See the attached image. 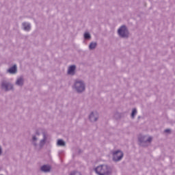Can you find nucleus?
Segmentation results:
<instances>
[{
  "mask_svg": "<svg viewBox=\"0 0 175 175\" xmlns=\"http://www.w3.org/2000/svg\"><path fill=\"white\" fill-rule=\"evenodd\" d=\"M2 154V149L0 148V155Z\"/></svg>",
  "mask_w": 175,
  "mask_h": 175,
  "instance_id": "21",
  "label": "nucleus"
},
{
  "mask_svg": "<svg viewBox=\"0 0 175 175\" xmlns=\"http://www.w3.org/2000/svg\"><path fill=\"white\" fill-rule=\"evenodd\" d=\"M40 135V130H38L36 132V136H39Z\"/></svg>",
  "mask_w": 175,
  "mask_h": 175,
  "instance_id": "19",
  "label": "nucleus"
},
{
  "mask_svg": "<svg viewBox=\"0 0 175 175\" xmlns=\"http://www.w3.org/2000/svg\"><path fill=\"white\" fill-rule=\"evenodd\" d=\"M118 33L121 38H128V36H129V31H128V29L125 25H123L118 29Z\"/></svg>",
  "mask_w": 175,
  "mask_h": 175,
  "instance_id": "4",
  "label": "nucleus"
},
{
  "mask_svg": "<svg viewBox=\"0 0 175 175\" xmlns=\"http://www.w3.org/2000/svg\"><path fill=\"white\" fill-rule=\"evenodd\" d=\"M1 88L5 91H10V90L13 89V85L7 81H3L1 83Z\"/></svg>",
  "mask_w": 175,
  "mask_h": 175,
  "instance_id": "7",
  "label": "nucleus"
},
{
  "mask_svg": "<svg viewBox=\"0 0 175 175\" xmlns=\"http://www.w3.org/2000/svg\"><path fill=\"white\" fill-rule=\"evenodd\" d=\"M73 88L77 92H84L85 91V83L81 80H76Z\"/></svg>",
  "mask_w": 175,
  "mask_h": 175,
  "instance_id": "3",
  "label": "nucleus"
},
{
  "mask_svg": "<svg viewBox=\"0 0 175 175\" xmlns=\"http://www.w3.org/2000/svg\"><path fill=\"white\" fill-rule=\"evenodd\" d=\"M76 71V66L72 65L68 67V75H70L71 76H73L75 75V72Z\"/></svg>",
  "mask_w": 175,
  "mask_h": 175,
  "instance_id": "9",
  "label": "nucleus"
},
{
  "mask_svg": "<svg viewBox=\"0 0 175 175\" xmlns=\"http://www.w3.org/2000/svg\"><path fill=\"white\" fill-rule=\"evenodd\" d=\"M122 157H124V153L120 150H116L113 152V159L115 162L121 161V159H122Z\"/></svg>",
  "mask_w": 175,
  "mask_h": 175,
  "instance_id": "5",
  "label": "nucleus"
},
{
  "mask_svg": "<svg viewBox=\"0 0 175 175\" xmlns=\"http://www.w3.org/2000/svg\"><path fill=\"white\" fill-rule=\"evenodd\" d=\"M57 146L64 147V146H65V142H64V140H62V139H59V140H57Z\"/></svg>",
  "mask_w": 175,
  "mask_h": 175,
  "instance_id": "14",
  "label": "nucleus"
},
{
  "mask_svg": "<svg viewBox=\"0 0 175 175\" xmlns=\"http://www.w3.org/2000/svg\"><path fill=\"white\" fill-rule=\"evenodd\" d=\"M152 137H148L147 135H141L139 137V142L140 143H151Z\"/></svg>",
  "mask_w": 175,
  "mask_h": 175,
  "instance_id": "6",
  "label": "nucleus"
},
{
  "mask_svg": "<svg viewBox=\"0 0 175 175\" xmlns=\"http://www.w3.org/2000/svg\"><path fill=\"white\" fill-rule=\"evenodd\" d=\"M99 117V115L98 114V112L93 111L90 113L89 118L92 122H95L98 120Z\"/></svg>",
  "mask_w": 175,
  "mask_h": 175,
  "instance_id": "8",
  "label": "nucleus"
},
{
  "mask_svg": "<svg viewBox=\"0 0 175 175\" xmlns=\"http://www.w3.org/2000/svg\"><path fill=\"white\" fill-rule=\"evenodd\" d=\"M95 47H96V42H92L90 43V46H89V49L90 50H93V49H95Z\"/></svg>",
  "mask_w": 175,
  "mask_h": 175,
  "instance_id": "15",
  "label": "nucleus"
},
{
  "mask_svg": "<svg viewBox=\"0 0 175 175\" xmlns=\"http://www.w3.org/2000/svg\"><path fill=\"white\" fill-rule=\"evenodd\" d=\"M51 170V167L49 165H44L41 167L42 172H44L45 173H47V172H50Z\"/></svg>",
  "mask_w": 175,
  "mask_h": 175,
  "instance_id": "11",
  "label": "nucleus"
},
{
  "mask_svg": "<svg viewBox=\"0 0 175 175\" xmlns=\"http://www.w3.org/2000/svg\"><path fill=\"white\" fill-rule=\"evenodd\" d=\"M165 133H169V132H170V129H165Z\"/></svg>",
  "mask_w": 175,
  "mask_h": 175,
  "instance_id": "20",
  "label": "nucleus"
},
{
  "mask_svg": "<svg viewBox=\"0 0 175 175\" xmlns=\"http://www.w3.org/2000/svg\"><path fill=\"white\" fill-rule=\"evenodd\" d=\"M70 175H81V174L79 172H72Z\"/></svg>",
  "mask_w": 175,
  "mask_h": 175,
  "instance_id": "18",
  "label": "nucleus"
},
{
  "mask_svg": "<svg viewBox=\"0 0 175 175\" xmlns=\"http://www.w3.org/2000/svg\"><path fill=\"white\" fill-rule=\"evenodd\" d=\"M16 85H19V87H21V85L24 84V78H23V77H18L16 81Z\"/></svg>",
  "mask_w": 175,
  "mask_h": 175,
  "instance_id": "12",
  "label": "nucleus"
},
{
  "mask_svg": "<svg viewBox=\"0 0 175 175\" xmlns=\"http://www.w3.org/2000/svg\"><path fill=\"white\" fill-rule=\"evenodd\" d=\"M136 114H137V111L136 110V109H133L132 113H131L132 118H134L135 116H136Z\"/></svg>",
  "mask_w": 175,
  "mask_h": 175,
  "instance_id": "17",
  "label": "nucleus"
},
{
  "mask_svg": "<svg viewBox=\"0 0 175 175\" xmlns=\"http://www.w3.org/2000/svg\"><path fill=\"white\" fill-rule=\"evenodd\" d=\"M8 72L11 75H14L15 73H17V66L14 65V66L10 68L8 70Z\"/></svg>",
  "mask_w": 175,
  "mask_h": 175,
  "instance_id": "10",
  "label": "nucleus"
},
{
  "mask_svg": "<svg viewBox=\"0 0 175 175\" xmlns=\"http://www.w3.org/2000/svg\"><path fill=\"white\" fill-rule=\"evenodd\" d=\"M84 38L87 39V40L91 39V35L90 34V33H88V32L85 33H84Z\"/></svg>",
  "mask_w": 175,
  "mask_h": 175,
  "instance_id": "16",
  "label": "nucleus"
},
{
  "mask_svg": "<svg viewBox=\"0 0 175 175\" xmlns=\"http://www.w3.org/2000/svg\"><path fill=\"white\" fill-rule=\"evenodd\" d=\"M43 139L40 140L39 145H38V138L36 135L32 136L31 143L36 147V148H42L47 142V137L49 135L46 133H42Z\"/></svg>",
  "mask_w": 175,
  "mask_h": 175,
  "instance_id": "1",
  "label": "nucleus"
},
{
  "mask_svg": "<svg viewBox=\"0 0 175 175\" xmlns=\"http://www.w3.org/2000/svg\"><path fill=\"white\" fill-rule=\"evenodd\" d=\"M22 25L24 31H29L31 29V24L28 23H23Z\"/></svg>",
  "mask_w": 175,
  "mask_h": 175,
  "instance_id": "13",
  "label": "nucleus"
},
{
  "mask_svg": "<svg viewBox=\"0 0 175 175\" xmlns=\"http://www.w3.org/2000/svg\"><path fill=\"white\" fill-rule=\"evenodd\" d=\"M98 175H110L111 174V168L107 165H99L94 169Z\"/></svg>",
  "mask_w": 175,
  "mask_h": 175,
  "instance_id": "2",
  "label": "nucleus"
}]
</instances>
